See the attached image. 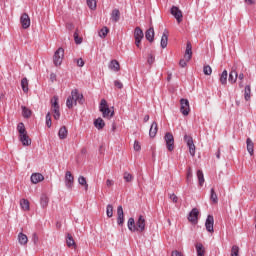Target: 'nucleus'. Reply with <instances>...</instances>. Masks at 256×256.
Wrapping results in <instances>:
<instances>
[{
	"mask_svg": "<svg viewBox=\"0 0 256 256\" xmlns=\"http://www.w3.org/2000/svg\"><path fill=\"white\" fill-rule=\"evenodd\" d=\"M56 78H57V76H56L54 73H52V74L50 75V79H52V81L55 80Z\"/></svg>",
	"mask_w": 256,
	"mask_h": 256,
	"instance_id": "nucleus-63",
	"label": "nucleus"
},
{
	"mask_svg": "<svg viewBox=\"0 0 256 256\" xmlns=\"http://www.w3.org/2000/svg\"><path fill=\"white\" fill-rule=\"evenodd\" d=\"M64 181L67 189H73V183H75V178L73 177V174H71V171L66 172Z\"/></svg>",
	"mask_w": 256,
	"mask_h": 256,
	"instance_id": "nucleus-11",
	"label": "nucleus"
},
{
	"mask_svg": "<svg viewBox=\"0 0 256 256\" xmlns=\"http://www.w3.org/2000/svg\"><path fill=\"white\" fill-rule=\"evenodd\" d=\"M20 23L24 29H29V27H31V18H29V14L23 13L20 17Z\"/></svg>",
	"mask_w": 256,
	"mask_h": 256,
	"instance_id": "nucleus-14",
	"label": "nucleus"
},
{
	"mask_svg": "<svg viewBox=\"0 0 256 256\" xmlns=\"http://www.w3.org/2000/svg\"><path fill=\"white\" fill-rule=\"evenodd\" d=\"M147 63L150 64V65H153V63H155V55L149 54L148 59H147Z\"/></svg>",
	"mask_w": 256,
	"mask_h": 256,
	"instance_id": "nucleus-50",
	"label": "nucleus"
},
{
	"mask_svg": "<svg viewBox=\"0 0 256 256\" xmlns=\"http://www.w3.org/2000/svg\"><path fill=\"white\" fill-rule=\"evenodd\" d=\"M246 145H247V151H248L249 155H251V157H253L254 151H255L254 150L255 144L253 143V140H251V138H247Z\"/></svg>",
	"mask_w": 256,
	"mask_h": 256,
	"instance_id": "nucleus-22",
	"label": "nucleus"
},
{
	"mask_svg": "<svg viewBox=\"0 0 256 256\" xmlns=\"http://www.w3.org/2000/svg\"><path fill=\"white\" fill-rule=\"evenodd\" d=\"M114 85L117 87V89H122L123 88V83L119 80H115Z\"/></svg>",
	"mask_w": 256,
	"mask_h": 256,
	"instance_id": "nucleus-56",
	"label": "nucleus"
},
{
	"mask_svg": "<svg viewBox=\"0 0 256 256\" xmlns=\"http://www.w3.org/2000/svg\"><path fill=\"white\" fill-rule=\"evenodd\" d=\"M239 77V74L236 70H231L228 76V81L233 85L234 83H237V78Z\"/></svg>",
	"mask_w": 256,
	"mask_h": 256,
	"instance_id": "nucleus-21",
	"label": "nucleus"
},
{
	"mask_svg": "<svg viewBox=\"0 0 256 256\" xmlns=\"http://www.w3.org/2000/svg\"><path fill=\"white\" fill-rule=\"evenodd\" d=\"M20 207L23 211H29V200L21 199L20 200Z\"/></svg>",
	"mask_w": 256,
	"mask_h": 256,
	"instance_id": "nucleus-38",
	"label": "nucleus"
},
{
	"mask_svg": "<svg viewBox=\"0 0 256 256\" xmlns=\"http://www.w3.org/2000/svg\"><path fill=\"white\" fill-rule=\"evenodd\" d=\"M238 79H239V81H240L239 87H243V79H245V74L240 73V74L238 75Z\"/></svg>",
	"mask_w": 256,
	"mask_h": 256,
	"instance_id": "nucleus-52",
	"label": "nucleus"
},
{
	"mask_svg": "<svg viewBox=\"0 0 256 256\" xmlns=\"http://www.w3.org/2000/svg\"><path fill=\"white\" fill-rule=\"evenodd\" d=\"M244 98H245V101H249L251 99V86L250 85L245 86Z\"/></svg>",
	"mask_w": 256,
	"mask_h": 256,
	"instance_id": "nucleus-35",
	"label": "nucleus"
},
{
	"mask_svg": "<svg viewBox=\"0 0 256 256\" xmlns=\"http://www.w3.org/2000/svg\"><path fill=\"white\" fill-rule=\"evenodd\" d=\"M123 179L126 183H131V181H133V174L124 172Z\"/></svg>",
	"mask_w": 256,
	"mask_h": 256,
	"instance_id": "nucleus-41",
	"label": "nucleus"
},
{
	"mask_svg": "<svg viewBox=\"0 0 256 256\" xmlns=\"http://www.w3.org/2000/svg\"><path fill=\"white\" fill-rule=\"evenodd\" d=\"M76 63L78 65V67H83L85 65V61L83 60V58H78L76 60Z\"/></svg>",
	"mask_w": 256,
	"mask_h": 256,
	"instance_id": "nucleus-55",
	"label": "nucleus"
},
{
	"mask_svg": "<svg viewBox=\"0 0 256 256\" xmlns=\"http://www.w3.org/2000/svg\"><path fill=\"white\" fill-rule=\"evenodd\" d=\"M114 184H115V182L113 180H111V179L106 180L107 187H113Z\"/></svg>",
	"mask_w": 256,
	"mask_h": 256,
	"instance_id": "nucleus-59",
	"label": "nucleus"
},
{
	"mask_svg": "<svg viewBox=\"0 0 256 256\" xmlns=\"http://www.w3.org/2000/svg\"><path fill=\"white\" fill-rule=\"evenodd\" d=\"M147 121H149V115L144 116V123H147Z\"/></svg>",
	"mask_w": 256,
	"mask_h": 256,
	"instance_id": "nucleus-64",
	"label": "nucleus"
},
{
	"mask_svg": "<svg viewBox=\"0 0 256 256\" xmlns=\"http://www.w3.org/2000/svg\"><path fill=\"white\" fill-rule=\"evenodd\" d=\"M141 41H143V38H135V45L138 49H141Z\"/></svg>",
	"mask_w": 256,
	"mask_h": 256,
	"instance_id": "nucleus-54",
	"label": "nucleus"
},
{
	"mask_svg": "<svg viewBox=\"0 0 256 256\" xmlns=\"http://www.w3.org/2000/svg\"><path fill=\"white\" fill-rule=\"evenodd\" d=\"M192 57H193V46L191 45V42H187L184 59H186V61H189Z\"/></svg>",
	"mask_w": 256,
	"mask_h": 256,
	"instance_id": "nucleus-16",
	"label": "nucleus"
},
{
	"mask_svg": "<svg viewBox=\"0 0 256 256\" xmlns=\"http://www.w3.org/2000/svg\"><path fill=\"white\" fill-rule=\"evenodd\" d=\"M67 135H69V131L67 130V127L62 126L58 131V137L59 139H67Z\"/></svg>",
	"mask_w": 256,
	"mask_h": 256,
	"instance_id": "nucleus-24",
	"label": "nucleus"
},
{
	"mask_svg": "<svg viewBox=\"0 0 256 256\" xmlns=\"http://www.w3.org/2000/svg\"><path fill=\"white\" fill-rule=\"evenodd\" d=\"M86 1L89 9H92V10L97 9V0H86Z\"/></svg>",
	"mask_w": 256,
	"mask_h": 256,
	"instance_id": "nucleus-43",
	"label": "nucleus"
},
{
	"mask_svg": "<svg viewBox=\"0 0 256 256\" xmlns=\"http://www.w3.org/2000/svg\"><path fill=\"white\" fill-rule=\"evenodd\" d=\"M50 103L53 117L56 121H59V119H61V107L59 106V96H53L50 100Z\"/></svg>",
	"mask_w": 256,
	"mask_h": 256,
	"instance_id": "nucleus-3",
	"label": "nucleus"
},
{
	"mask_svg": "<svg viewBox=\"0 0 256 256\" xmlns=\"http://www.w3.org/2000/svg\"><path fill=\"white\" fill-rule=\"evenodd\" d=\"M17 131L19 133V141L24 147H29V145H31V138L27 135V130L25 129V124L23 122L18 124Z\"/></svg>",
	"mask_w": 256,
	"mask_h": 256,
	"instance_id": "nucleus-2",
	"label": "nucleus"
},
{
	"mask_svg": "<svg viewBox=\"0 0 256 256\" xmlns=\"http://www.w3.org/2000/svg\"><path fill=\"white\" fill-rule=\"evenodd\" d=\"M203 73L204 75H211V73H213V69L211 68L210 65H204Z\"/></svg>",
	"mask_w": 256,
	"mask_h": 256,
	"instance_id": "nucleus-46",
	"label": "nucleus"
},
{
	"mask_svg": "<svg viewBox=\"0 0 256 256\" xmlns=\"http://www.w3.org/2000/svg\"><path fill=\"white\" fill-rule=\"evenodd\" d=\"M189 111H191V108L189 107V100L182 98L180 100V113H182L184 117H187V115H189Z\"/></svg>",
	"mask_w": 256,
	"mask_h": 256,
	"instance_id": "nucleus-8",
	"label": "nucleus"
},
{
	"mask_svg": "<svg viewBox=\"0 0 256 256\" xmlns=\"http://www.w3.org/2000/svg\"><path fill=\"white\" fill-rule=\"evenodd\" d=\"M172 256H183V254H181V252L176 250L172 252Z\"/></svg>",
	"mask_w": 256,
	"mask_h": 256,
	"instance_id": "nucleus-60",
	"label": "nucleus"
},
{
	"mask_svg": "<svg viewBox=\"0 0 256 256\" xmlns=\"http://www.w3.org/2000/svg\"><path fill=\"white\" fill-rule=\"evenodd\" d=\"M195 247L197 256H205V246H203L201 243H197Z\"/></svg>",
	"mask_w": 256,
	"mask_h": 256,
	"instance_id": "nucleus-25",
	"label": "nucleus"
},
{
	"mask_svg": "<svg viewBox=\"0 0 256 256\" xmlns=\"http://www.w3.org/2000/svg\"><path fill=\"white\" fill-rule=\"evenodd\" d=\"M143 37H145V34H143L141 27H136L134 30V39H143Z\"/></svg>",
	"mask_w": 256,
	"mask_h": 256,
	"instance_id": "nucleus-30",
	"label": "nucleus"
},
{
	"mask_svg": "<svg viewBox=\"0 0 256 256\" xmlns=\"http://www.w3.org/2000/svg\"><path fill=\"white\" fill-rule=\"evenodd\" d=\"M197 178H198V183L200 187H203V183H205V176L203 175V171L201 170L197 171Z\"/></svg>",
	"mask_w": 256,
	"mask_h": 256,
	"instance_id": "nucleus-36",
	"label": "nucleus"
},
{
	"mask_svg": "<svg viewBox=\"0 0 256 256\" xmlns=\"http://www.w3.org/2000/svg\"><path fill=\"white\" fill-rule=\"evenodd\" d=\"M198 219H199V209L193 208L189 213L188 221H190V223H193V225H197Z\"/></svg>",
	"mask_w": 256,
	"mask_h": 256,
	"instance_id": "nucleus-12",
	"label": "nucleus"
},
{
	"mask_svg": "<svg viewBox=\"0 0 256 256\" xmlns=\"http://www.w3.org/2000/svg\"><path fill=\"white\" fill-rule=\"evenodd\" d=\"M106 214H107V217H109V218L113 217V205H111V204L107 205Z\"/></svg>",
	"mask_w": 256,
	"mask_h": 256,
	"instance_id": "nucleus-45",
	"label": "nucleus"
},
{
	"mask_svg": "<svg viewBox=\"0 0 256 256\" xmlns=\"http://www.w3.org/2000/svg\"><path fill=\"white\" fill-rule=\"evenodd\" d=\"M21 88L24 93H29V80L27 78H22Z\"/></svg>",
	"mask_w": 256,
	"mask_h": 256,
	"instance_id": "nucleus-27",
	"label": "nucleus"
},
{
	"mask_svg": "<svg viewBox=\"0 0 256 256\" xmlns=\"http://www.w3.org/2000/svg\"><path fill=\"white\" fill-rule=\"evenodd\" d=\"M214 223L215 218H213V215H208L205 222L206 231H208V233H213L215 231L213 228Z\"/></svg>",
	"mask_w": 256,
	"mask_h": 256,
	"instance_id": "nucleus-15",
	"label": "nucleus"
},
{
	"mask_svg": "<svg viewBox=\"0 0 256 256\" xmlns=\"http://www.w3.org/2000/svg\"><path fill=\"white\" fill-rule=\"evenodd\" d=\"M110 19L113 23H119V19H121V12L119 9L112 10Z\"/></svg>",
	"mask_w": 256,
	"mask_h": 256,
	"instance_id": "nucleus-20",
	"label": "nucleus"
},
{
	"mask_svg": "<svg viewBox=\"0 0 256 256\" xmlns=\"http://www.w3.org/2000/svg\"><path fill=\"white\" fill-rule=\"evenodd\" d=\"M63 57H65V50L62 47H60L54 53L53 63L55 67H59V65L63 63Z\"/></svg>",
	"mask_w": 256,
	"mask_h": 256,
	"instance_id": "nucleus-5",
	"label": "nucleus"
},
{
	"mask_svg": "<svg viewBox=\"0 0 256 256\" xmlns=\"http://www.w3.org/2000/svg\"><path fill=\"white\" fill-rule=\"evenodd\" d=\"M30 179L34 185H37V183H41V181H43L45 177L41 173H34L31 175Z\"/></svg>",
	"mask_w": 256,
	"mask_h": 256,
	"instance_id": "nucleus-18",
	"label": "nucleus"
},
{
	"mask_svg": "<svg viewBox=\"0 0 256 256\" xmlns=\"http://www.w3.org/2000/svg\"><path fill=\"white\" fill-rule=\"evenodd\" d=\"M164 141L166 143L168 151L171 152L175 150V138L173 137L172 133L167 132L164 136Z\"/></svg>",
	"mask_w": 256,
	"mask_h": 256,
	"instance_id": "nucleus-6",
	"label": "nucleus"
},
{
	"mask_svg": "<svg viewBox=\"0 0 256 256\" xmlns=\"http://www.w3.org/2000/svg\"><path fill=\"white\" fill-rule=\"evenodd\" d=\"M78 183L85 187V191L89 189V184H87V178H85V176H79Z\"/></svg>",
	"mask_w": 256,
	"mask_h": 256,
	"instance_id": "nucleus-34",
	"label": "nucleus"
},
{
	"mask_svg": "<svg viewBox=\"0 0 256 256\" xmlns=\"http://www.w3.org/2000/svg\"><path fill=\"white\" fill-rule=\"evenodd\" d=\"M71 97L74 99V105H83L85 103V98L83 97V94L79 93L78 89H74L71 91Z\"/></svg>",
	"mask_w": 256,
	"mask_h": 256,
	"instance_id": "nucleus-7",
	"label": "nucleus"
},
{
	"mask_svg": "<svg viewBox=\"0 0 256 256\" xmlns=\"http://www.w3.org/2000/svg\"><path fill=\"white\" fill-rule=\"evenodd\" d=\"M107 33H109V28L105 26L100 30L99 37H101V39H105V37H107Z\"/></svg>",
	"mask_w": 256,
	"mask_h": 256,
	"instance_id": "nucleus-42",
	"label": "nucleus"
},
{
	"mask_svg": "<svg viewBox=\"0 0 256 256\" xmlns=\"http://www.w3.org/2000/svg\"><path fill=\"white\" fill-rule=\"evenodd\" d=\"M18 241L20 245H27V241H29V239L27 238V235L23 234V232H20L18 234Z\"/></svg>",
	"mask_w": 256,
	"mask_h": 256,
	"instance_id": "nucleus-32",
	"label": "nucleus"
},
{
	"mask_svg": "<svg viewBox=\"0 0 256 256\" xmlns=\"http://www.w3.org/2000/svg\"><path fill=\"white\" fill-rule=\"evenodd\" d=\"M22 116L24 119H29L31 117V110L26 106H22Z\"/></svg>",
	"mask_w": 256,
	"mask_h": 256,
	"instance_id": "nucleus-39",
	"label": "nucleus"
},
{
	"mask_svg": "<svg viewBox=\"0 0 256 256\" xmlns=\"http://www.w3.org/2000/svg\"><path fill=\"white\" fill-rule=\"evenodd\" d=\"M145 37L149 43H153V41H155V29L150 27L148 30H146Z\"/></svg>",
	"mask_w": 256,
	"mask_h": 256,
	"instance_id": "nucleus-19",
	"label": "nucleus"
},
{
	"mask_svg": "<svg viewBox=\"0 0 256 256\" xmlns=\"http://www.w3.org/2000/svg\"><path fill=\"white\" fill-rule=\"evenodd\" d=\"M248 5H255V0H245Z\"/></svg>",
	"mask_w": 256,
	"mask_h": 256,
	"instance_id": "nucleus-61",
	"label": "nucleus"
},
{
	"mask_svg": "<svg viewBox=\"0 0 256 256\" xmlns=\"http://www.w3.org/2000/svg\"><path fill=\"white\" fill-rule=\"evenodd\" d=\"M94 126L96 129H98V131H101V129L105 127V121L102 120V118H98L94 121Z\"/></svg>",
	"mask_w": 256,
	"mask_h": 256,
	"instance_id": "nucleus-28",
	"label": "nucleus"
},
{
	"mask_svg": "<svg viewBox=\"0 0 256 256\" xmlns=\"http://www.w3.org/2000/svg\"><path fill=\"white\" fill-rule=\"evenodd\" d=\"M168 43H169V31L164 30L161 37V42H160L162 49H166Z\"/></svg>",
	"mask_w": 256,
	"mask_h": 256,
	"instance_id": "nucleus-17",
	"label": "nucleus"
},
{
	"mask_svg": "<svg viewBox=\"0 0 256 256\" xmlns=\"http://www.w3.org/2000/svg\"><path fill=\"white\" fill-rule=\"evenodd\" d=\"M170 13L173 15V17H175L177 23H181V21H183V12L181 9H179V7L172 6Z\"/></svg>",
	"mask_w": 256,
	"mask_h": 256,
	"instance_id": "nucleus-10",
	"label": "nucleus"
},
{
	"mask_svg": "<svg viewBox=\"0 0 256 256\" xmlns=\"http://www.w3.org/2000/svg\"><path fill=\"white\" fill-rule=\"evenodd\" d=\"M46 125L49 129H51V126L53 125L52 121H51V112H48L46 114Z\"/></svg>",
	"mask_w": 256,
	"mask_h": 256,
	"instance_id": "nucleus-47",
	"label": "nucleus"
},
{
	"mask_svg": "<svg viewBox=\"0 0 256 256\" xmlns=\"http://www.w3.org/2000/svg\"><path fill=\"white\" fill-rule=\"evenodd\" d=\"M134 151H141V144L137 140L134 142Z\"/></svg>",
	"mask_w": 256,
	"mask_h": 256,
	"instance_id": "nucleus-53",
	"label": "nucleus"
},
{
	"mask_svg": "<svg viewBox=\"0 0 256 256\" xmlns=\"http://www.w3.org/2000/svg\"><path fill=\"white\" fill-rule=\"evenodd\" d=\"M3 99H5V94L1 93V94H0V103L3 102Z\"/></svg>",
	"mask_w": 256,
	"mask_h": 256,
	"instance_id": "nucleus-62",
	"label": "nucleus"
},
{
	"mask_svg": "<svg viewBox=\"0 0 256 256\" xmlns=\"http://www.w3.org/2000/svg\"><path fill=\"white\" fill-rule=\"evenodd\" d=\"M99 109L104 118L109 117L111 119V117H113V115H115V111L111 112V109H109V106L107 105V100H105V99L101 100Z\"/></svg>",
	"mask_w": 256,
	"mask_h": 256,
	"instance_id": "nucleus-4",
	"label": "nucleus"
},
{
	"mask_svg": "<svg viewBox=\"0 0 256 256\" xmlns=\"http://www.w3.org/2000/svg\"><path fill=\"white\" fill-rule=\"evenodd\" d=\"M74 40L76 45H81V43H83V38L79 37L77 32L74 33Z\"/></svg>",
	"mask_w": 256,
	"mask_h": 256,
	"instance_id": "nucleus-49",
	"label": "nucleus"
},
{
	"mask_svg": "<svg viewBox=\"0 0 256 256\" xmlns=\"http://www.w3.org/2000/svg\"><path fill=\"white\" fill-rule=\"evenodd\" d=\"M108 67L109 69H111V71H115V72L121 71V65L117 60H111Z\"/></svg>",
	"mask_w": 256,
	"mask_h": 256,
	"instance_id": "nucleus-23",
	"label": "nucleus"
},
{
	"mask_svg": "<svg viewBox=\"0 0 256 256\" xmlns=\"http://www.w3.org/2000/svg\"><path fill=\"white\" fill-rule=\"evenodd\" d=\"M66 244L68 247H75V240L71 234H67L66 237Z\"/></svg>",
	"mask_w": 256,
	"mask_h": 256,
	"instance_id": "nucleus-40",
	"label": "nucleus"
},
{
	"mask_svg": "<svg viewBox=\"0 0 256 256\" xmlns=\"http://www.w3.org/2000/svg\"><path fill=\"white\" fill-rule=\"evenodd\" d=\"M231 256H239V246L237 245L232 246Z\"/></svg>",
	"mask_w": 256,
	"mask_h": 256,
	"instance_id": "nucleus-48",
	"label": "nucleus"
},
{
	"mask_svg": "<svg viewBox=\"0 0 256 256\" xmlns=\"http://www.w3.org/2000/svg\"><path fill=\"white\" fill-rule=\"evenodd\" d=\"M186 181L188 185H191V183H193V170L191 169V167L187 169Z\"/></svg>",
	"mask_w": 256,
	"mask_h": 256,
	"instance_id": "nucleus-33",
	"label": "nucleus"
},
{
	"mask_svg": "<svg viewBox=\"0 0 256 256\" xmlns=\"http://www.w3.org/2000/svg\"><path fill=\"white\" fill-rule=\"evenodd\" d=\"M145 217L140 215L135 223V218L131 217L128 219L127 227L131 233H143L145 231Z\"/></svg>",
	"mask_w": 256,
	"mask_h": 256,
	"instance_id": "nucleus-1",
	"label": "nucleus"
},
{
	"mask_svg": "<svg viewBox=\"0 0 256 256\" xmlns=\"http://www.w3.org/2000/svg\"><path fill=\"white\" fill-rule=\"evenodd\" d=\"M157 131H158L157 122H153L149 130V135L152 139L157 135Z\"/></svg>",
	"mask_w": 256,
	"mask_h": 256,
	"instance_id": "nucleus-26",
	"label": "nucleus"
},
{
	"mask_svg": "<svg viewBox=\"0 0 256 256\" xmlns=\"http://www.w3.org/2000/svg\"><path fill=\"white\" fill-rule=\"evenodd\" d=\"M184 141L187 144V147L189 148V153L191 157H195V143H193V137L185 135Z\"/></svg>",
	"mask_w": 256,
	"mask_h": 256,
	"instance_id": "nucleus-9",
	"label": "nucleus"
},
{
	"mask_svg": "<svg viewBox=\"0 0 256 256\" xmlns=\"http://www.w3.org/2000/svg\"><path fill=\"white\" fill-rule=\"evenodd\" d=\"M125 223V214L123 212V206H118L117 207V224L120 226V227H123Z\"/></svg>",
	"mask_w": 256,
	"mask_h": 256,
	"instance_id": "nucleus-13",
	"label": "nucleus"
},
{
	"mask_svg": "<svg viewBox=\"0 0 256 256\" xmlns=\"http://www.w3.org/2000/svg\"><path fill=\"white\" fill-rule=\"evenodd\" d=\"M40 205L45 209L49 205V197L47 195H42L40 198Z\"/></svg>",
	"mask_w": 256,
	"mask_h": 256,
	"instance_id": "nucleus-37",
	"label": "nucleus"
},
{
	"mask_svg": "<svg viewBox=\"0 0 256 256\" xmlns=\"http://www.w3.org/2000/svg\"><path fill=\"white\" fill-rule=\"evenodd\" d=\"M187 63H189V61H187V59H181L179 62L180 67H187Z\"/></svg>",
	"mask_w": 256,
	"mask_h": 256,
	"instance_id": "nucleus-57",
	"label": "nucleus"
},
{
	"mask_svg": "<svg viewBox=\"0 0 256 256\" xmlns=\"http://www.w3.org/2000/svg\"><path fill=\"white\" fill-rule=\"evenodd\" d=\"M75 103V100L73 99L72 96H69L66 100V106L68 109H73V104Z\"/></svg>",
	"mask_w": 256,
	"mask_h": 256,
	"instance_id": "nucleus-44",
	"label": "nucleus"
},
{
	"mask_svg": "<svg viewBox=\"0 0 256 256\" xmlns=\"http://www.w3.org/2000/svg\"><path fill=\"white\" fill-rule=\"evenodd\" d=\"M32 242L34 243V245H37L39 243V236H37L36 232L32 234Z\"/></svg>",
	"mask_w": 256,
	"mask_h": 256,
	"instance_id": "nucleus-51",
	"label": "nucleus"
},
{
	"mask_svg": "<svg viewBox=\"0 0 256 256\" xmlns=\"http://www.w3.org/2000/svg\"><path fill=\"white\" fill-rule=\"evenodd\" d=\"M227 77H229L227 70H223L219 78L221 85H227Z\"/></svg>",
	"mask_w": 256,
	"mask_h": 256,
	"instance_id": "nucleus-29",
	"label": "nucleus"
},
{
	"mask_svg": "<svg viewBox=\"0 0 256 256\" xmlns=\"http://www.w3.org/2000/svg\"><path fill=\"white\" fill-rule=\"evenodd\" d=\"M210 201H212V203H214V204L219 203V198L217 197L215 188H211V190H210Z\"/></svg>",
	"mask_w": 256,
	"mask_h": 256,
	"instance_id": "nucleus-31",
	"label": "nucleus"
},
{
	"mask_svg": "<svg viewBox=\"0 0 256 256\" xmlns=\"http://www.w3.org/2000/svg\"><path fill=\"white\" fill-rule=\"evenodd\" d=\"M170 199L171 201H173V203H177V201H179V198L175 194H171Z\"/></svg>",
	"mask_w": 256,
	"mask_h": 256,
	"instance_id": "nucleus-58",
	"label": "nucleus"
}]
</instances>
